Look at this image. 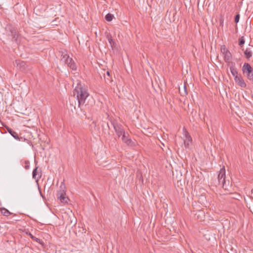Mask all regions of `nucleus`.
<instances>
[{
  "mask_svg": "<svg viewBox=\"0 0 253 253\" xmlns=\"http://www.w3.org/2000/svg\"><path fill=\"white\" fill-rule=\"evenodd\" d=\"M73 95L76 97L78 106L81 108L82 106L86 105V101L89 97V94L87 87L83 85L81 83H78L73 91Z\"/></svg>",
  "mask_w": 253,
  "mask_h": 253,
  "instance_id": "nucleus-1",
  "label": "nucleus"
},
{
  "mask_svg": "<svg viewBox=\"0 0 253 253\" xmlns=\"http://www.w3.org/2000/svg\"><path fill=\"white\" fill-rule=\"evenodd\" d=\"M225 169L224 167H222L218 175V184L221 185L223 188H227L226 182L225 181Z\"/></svg>",
  "mask_w": 253,
  "mask_h": 253,
  "instance_id": "nucleus-2",
  "label": "nucleus"
},
{
  "mask_svg": "<svg viewBox=\"0 0 253 253\" xmlns=\"http://www.w3.org/2000/svg\"><path fill=\"white\" fill-rule=\"evenodd\" d=\"M242 71L244 73L247 74V76L249 80H253V70L250 64L245 63L243 65Z\"/></svg>",
  "mask_w": 253,
  "mask_h": 253,
  "instance_id": "nucleus-3",
  "label": "nucleus"
},
{
  "mask_svg": "<svg viewBox=\"0 0 253 253\" xmlns=\"http://www.w3.org/2000/svg\"><path fill=\"white\" fill-rule=\"evenodd\" d=\"M112 124L113 126L116 134L119 137H121L123 134L126 132L124 130L123 126L115 122H112Z\"/></svg>",
  "mask_w": 253,
  "mask_h": 253,
  "instance_id": "nucleus-4",
  "label": "nucleus"
},
{
  "mask_svg": "<svg viewBox=\"0 0 253 253\" xmlns=\"http://www.w3.org/2000/svg\"><path fill=\"white\" fill-rule=\"evenodd\" d=\"M183 132L185 136V139H184L185 147H188L192 142V138L185 127H183Z\"/></svg>",
  "mask_w": 253,
  "mask_h": 253,
  "instance_id": "nucleus-5",
  "label": "nucleus"
},
{
  "mask_svg": "<svg viewBox=\"0 0 253 253\" xmlns=\"http://www.w3.org/2000/svg\"><path fill=\"white\" fill-rule=\"evenodd\" d=\"M57 198L63 203H67L69 199L66 196V193L64 190H60L57 192Z\"/></svg>",
  "mask_w": 253,
  "mask_h": 253,
  "instance_id": "nucleus-6",
  "label": "nucleus"
},
{
  "mask_svg": "<svg viewBox=\"0 0 253 253\" xmlns=\"http://www.w3.org/2000/svg\"><path fill=\"white\" fill-rule=\"evenodd\" d=\"M122 136V140L127 145L131 146L132 145L133 142L129 138V134L125 132Z\"/></svg>",
  "mask_w": 253,
  "mask_h": 253,
  "instance_id": "nucleus-7",
  "label": "nucleus"
},
{
  "mask_svg": "<svg viewBox=\"0 0 253 253\" xmlns=\"http://www.w3.org/2000/svg\"><path fill=\"white\" fill-rule=\"evenodd\" d=\"M15 64L20 70L24 71L27 67V64L25 61L20 60H15Z\"/></svg>",
  "mask_w": 253,
  "mask_h": 253,
  "instance_id": "nucleus-8",
  "label": "nucleus"
},
{
  "mask_svg": "<svg viewBox=\"0 0 253 253\" xmlns=\"http://www.w3.org/2000/svg\"><path fill=\"white\" fill-rule=\"evenodd\" d=\"M234 80L236 83L241 87L245 88L246 87V84L241 75L239 77H236V78L234 79Z\"/></svg>",
  "mask_w": 253,
  "mask_h": 253,
  "instance_id": "nucleus-9",
  "label": "nucleus"
},
{
  "mask_svg": "<svg viewBox=\"0 0 253 253\" xmlns=\"http://www.w3.org/2000/svg\"><path fill=\"white\" fill-rule=\"evenodd\" d=\"M230 70L231 73L234 77V79L236 78V77H239L238 75L237 70L235 67V64L233 62L231 63V65H229Z\"/></svg>",
  "mask_w": 253,
  "mask_h": 253,
  "instance_id": "nucleus-10",
  "label": "nucleus"
},
{
  "mask_svg": "<svg viewBox=\"0 0 253 253\" xmlns=\"http://www.w3.org/2000/svg\"><path fill=\"white\" fill-rule=\"evenodd\" d=\"M65 63L73 70H76L77 69L76 65L72 58L69 57V58L67 59Z\"/></svg>",
  "mask_w": 253,
  "mask_h": 253,
  "instance_id": "nucleus-11",
  "label": "nucleus"
},
{
  "mask_svg": "<svg viewBox=\"0 0 253 253\" xmlns=\"http://www.w3.org/2000/svg\"><path fill=\"white\" fill-rule=\"evenodd\" d=\"M224 57V60L226 63H228V65H231V60L232 59V54L230 51L227 53H225L223 55Z\"/></svg>",
  "mask_w": 253,
  "mask_h": 253,
  "instance_id": "nucleus-12",
  "label": "nucleus"
},
{
  "mask_svg": "<svg viewBox=\"0 0 253 253\" xmlns=\"http://www.w3.org/2000/svg\"><path fill=\"white\" fill-rule=\"evenodd\" d=\"M0 210L1 214L4 216H8L10 215H13V216H15L16 215L15 214H13V213L10 212L8 210H7L5 208H1L0 209Z\"/></svg>",
  "mask_w": 253,
  "mask_h": 253,
  "instance_id": "nucleus-13",
  "label": "nucleus"
},
{
  "mask_svg": "<svg viewBox=\"0 0 253 253\" xmlns=\"http://www.w3.org/2000/svg\"><path fill=\"white\" fill-rule=\"evenodd\" d=\"M7 130L15 139L20 140V138L16 132L9 127L7 128Z\"/></svg>",
  "mask_w": 253,
  "mask_h": 253,
  "instance_id": "nucleus-14",
  "label": "nucleus"
},
{
  "mask_svg": "<svg viewBox=\"0 0 253 253\" xmlns=\"http://www.w3.org/2000/svg\"><path fill=\"white\" fill-rule=\"evenodd\" d=\"M204 216V213L202 211H197L195 214V218H196L198 220H199L200 221H202V220H204L203 219Z\"/></svg>",
  "mask_w": 253,
  "mask_h": 253,
  "instance_id": "nucleus-15",
  "label": "nucleus"
},
{
  "mask_svg": "<svg viewBox=\"0 0 253 253\" xmlns=\"http://www.w3.org/2000/svg\"><path fill=\"white\" fill-rule=\"evenodd\" d=\"M37 169L38 167L35 168L32 173L33 178L37 181H38L41 177V175L40 174H38Z\"/></svg>",
  "mask_w": 253,
  "mask_h": 253,
  "instance_id": "nucleus-16",
  "label": "nucleus"
},
{
  "mask_svg": "<svg viewBox=\"0 0 253 253\" xmlns=\"http://www.w3.org/2000/svg\"><path fill=\"white\" fill-rule=\"evenodd\" d=\"M244 54L246 58L248 59L252 56V52L250 48H247L244 51Z\"/></svg>",
  "mask_w": 253,
  "mask_h": 253,
  "instance_id": "nucleus-17",
  "label": "nucleus"
},
{
  "mask_svg": "<svg viewBox=\"0 0 253 253\" xmlns=\"http://www.w3.org/2000/svg\"><path fill=\"white\" fill-rule=\"evenodd\" d=\"M114 17V15L111 13H108L106 16H105V19L107 21H111L113 18Z\"/></svg>",
  "mask_w": 253,
  "mask_h": 253,
  "instance_id": "nucleus-18",
  "label": "nucleus"
},
{
  "mask_svg": "<svg viewBox=\"0 0 253 253\" xmlns=\"http://www.w3.org/2000/svg\"><path fill=\"white\" fill-rule=\"evenodd\" d=\"M61 57V61L64 62L65 63H66L67 59H68L70 57L67 54H64L63 53H62Z\"/></svg>",
  "mask_w": 253,
  "mask_h": 253,
  "instance_id": "nucleus-19",
  "label": "nucleus"
},
{
  "mask_svg": "<svg viewBox=\"0 0 253 253\" xmlns=\"http://www.w3.org/2000/svg\"><path fill=\"white\" fill-rule=\"evenodd\" d=\"M221 52L223 55L225 53L229 52V50L226 47L225 45H222L220 48Z\"/></svg>",
  "mask_w": 253,
  "mask_h": 253,
  "instance_id": "nucleus-20",
  "label": "nucleus"
},
{
  "mask_svg": "<svg viewBox=\"0 0 253 253\" xmlns=\"http://www.w3.org/2000/svg\"><path fill=\"white\" fill-rule=\"evenodd\" d=\"M179 93H180L181 95L182 96H185L187 94V92L186 90V86L185 85H184L183 86V92H181L180 89H179Z\"/></svg>",
  "mask_w": 253,
  "mask_h": 253,
  "instance_id": "nucleus-21",
  "label": "nucleus"
},
{
  "mask_svg": "<svg viewBox=\"0 0 253 253\" xmlns=\"http://www.w3.org/2000/svg\"><path fill=\"white\" fill-rule=\"evenodd\" d=\"M29 236L33 240L36 241L38 243H41V240L34 236H33L31 233L29 234Z\"/></svg>",
  "mask_w": 253,
  "mask_h": 253,
  "instance_id": "nucleus-22",
  "label": "nucleus"
},
{
  "mask_svg": "<svg viewBox=\"0 0 253 253\" xmlns=\"http://www.w3.org/2000/svg\"><path fill=\"white\" fill-rule=\"evenodd\" d=\"M11 33L12 36H13V39L15 41H17V38H18V35L16 34V31L14 30L13 32V31H11Z\"/></svg>",
  "mask_w": 253,
  "mask_h": 253,
  "instance_id": "nucleus-23",
  "label": "nucleus"
},
{
  "mask_svg": "<svg viewBox=\"0 0 253 253\" xmlns=\"http://www.w3.org/2000/svg\"><path fill=\"white\" fill-rule=\"evenodd\" d=\"M239 45L242 46L245 43V40L244 37H241L239 40Z\"/></svg>",
  "mask_w": 253,
  "mask_h": 253,
  "instance_id": "nucleus-24",
  "label": "nucleus"
},
{
  "mask_svg": "<svg viewBox=\"0 0 253 253\" xmlns=\"http://www.w3.org/2000/svg\"><path fill=\"white\" fill-rule=\"evenodd\" d=\"M24 168L26 169H28L30 168V163L28 161H26L25 162Z\"/></svg>",
  "mask_w": 253,
  "mask_h": 253,
  "instance_id": "nucleus-25",
  "label": "nucleus"
},
{
  "mask_svg": "<svg viewBox=\"0 0 253 253\" xmlns=\"http://www.w3.org/2000/svg\"><path fill=\"white\" fill-rule=\"evenodd\" d=\"M108 41L110 44L112 46L113 44L115 43V42L113 41V40L112 39V37H108Z\"/></svg>",
  "mask_w": 253,
  "mask_h": 253,
  "instance_id": "nucleus-26",
  "label": "nucleus"
},
{
  "mask_svg": "<svg viewBox=\"0 0 253 253\" xmlns=\"http://www.w3.org/2000/svg\"><path fill=\"white\" fill-rule=\"evenodd\" d=\"M240 19V15L239 14H237L235 17V22L236 23H238Z\"/></svg>",
  "mask_w": 253,
  "mask_h": 253,
  "instance_id": "nucleus-27",
  "label": "nucleus"
},
{
  "mask_svg": "<svg viewBox=\"0 0 253 253\" xmlns=\"http://www.w3.org/2000/svg\"><path fill=\"white\" fill-rule=\"evenodd\" d=\"M105 78V81L106 83H111L112 82V80L110 79V77H106V76H104Z\"/></svg>",
  "mask_w": 253,
  "mask_h": 253,
  "instance_id": "nucleus-28",
  "label": "nucleus"
},
{
  "mask_svg": "<svg viewBox=\"0 0 253 253\" xmlns=\"http://www.w3.org/2000/svg\"><path fill=\"white\" fill-rule=\"evenodd\" d=\"M105 76H106V77H110V72L108 71H107L106 75H105Z\"/></svg>",
  "mask_w": 253,
  "mask_h": 253,
  "instance_id": "nucleus-29",
  "label": "nucleus"
},
{
  "mask_svg": "<svg viewBox=\"0 0 253 253\" xmlns=\"http://www.w3.org/2000/svg\"><path fill=\"white\" fill-rule=\"evenodd\" d=\"M220 24H222L223 23V19H220Z\"/></svg>",
  "mask_w": 253,
  "mask_h": 253,
  "instance_id": "nucleus-30",
  "label": "nucleus"
}]
</instances>
